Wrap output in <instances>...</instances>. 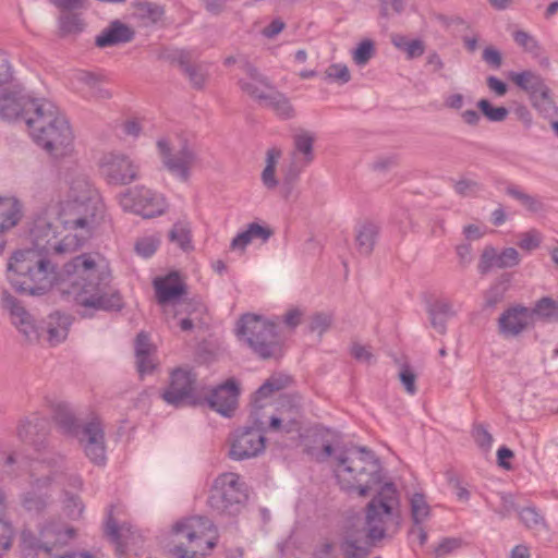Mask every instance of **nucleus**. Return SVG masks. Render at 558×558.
Segmentation results:
<instances>
[{"label":"nucleus","mask_w":558,"mask_h":558,"mask_svg":"<svg viewBox=\"0 0 558 558\" xmlns=\"http://www.w3.org/2000/svg\"><path fill=\"white\" fill-rule=\"evenodd\" d=\"M33 248L19 251L8 264V279L12 287L28 295H43L54 284L59 294L72 302L82 318H92L97 312L119 311L123 306L120 293L110 287V274L102 263L90 254H81L65 263L60 271L47 255L66 254L37 245L34 227L31 230Z\"/></svg>","instance_id":"nucleus-1"},{"label":"nucleus","mask_w":558,"mask_h":558,"mask_svg":"<svg viewBox=\"0 0 558 558\" xmlns=\"http://www.w3.org/2000/svg\"><path fill=\"white\" fill-rule=\"evenodd\" d=\"M66 198L60 203L57 222L68 231L62 238L58 225L46 218L34 222L37 245L58 252H75L105 217V204L82 172L66 174Z\"/></svg>","instance_id":"nucleus-2"},{"label":"nucleus","mask_w":558,"mask_h":558,"mask_svg":"<svg viewBox=\"0 0 558 558\" xmlns=\"http://www.w3.org/2000/svg\"><path fill=\"white\" fill-rule=\"evenodd\" d=\"M402 522L400 496L393 483H385L365 507L362 530L349 529L340 544L344 558H366L369 546L396 533Z\"/></svg>","instance_id":"nucleus-3"},{"label":"nucleus","mask_w":558,"mask_h":558,"mask_svg":"<svg viewBox=\"0 0 558 558\" xmlns=\"http://www.w3.org/2000/svg\"><path fill=\"white\" fill-rule=\"evenodd\" d=\"M335 459L333 472L340 488L349 495L367 497L383 482L381 465L375 453L365 447L338 449L324 444L317 461Z\"/></svg>","instance_id":"nucleus-4"},{"label":"nucleus","mask_w":558,"mask_h":558,"mask_svg":"<svg viewBox=\"0 0 558 558\" xmlns=\"http://www.w3.org/2000/svg\"><path fill=\"white\" fill-rule=\"evenodd\" d=\"M27 128L34 142L53 158H62L73 150L74 135L69 121L50 100L44 98L31 107Z\"/></svg>","instance_id":"nucleus-5"},{"label":"nucleus","mask_w":558,"mask_h":558,"mask_svg":"<svg viewBox=\"0 0 558 558\" xmlns=\"http://www.w3.org/2000/svg\"><path fill=\"white\" fill-rule=\"evenodd\" d=\"M291 378L284 374L271 375L254 393L250 417L254 426L235 430L230 438L229 456L231 459L242 461L257 457L265 449L264 421L259 414L276 391L288 387Z\"/></svg>","instance_id":"nucleus-6"},{"label":"nucleus","mask_w":558,"mask_h":558,"mask_svg":"<svg viewBox=\"0 0 558 558\" xmlns=\"http://www.w3.org/2000/svg\"><path fill=\"white\" fill-rule=\"evenodd\" d=\"M238 336L260 359H279L282 355L281 339L276 325L260 316L245 314L238 323Z\"/></svg>","instance_id":"nucleus-7"},{"label":"nucleus","mask_w":558,"mask_h":558,"mask_svg":"<svg viewBox=\"0 0 558 558\" xmlns=\"http://www.w3.org/2000/svg\"><path fill=\"white\" fill-rule=\"evenodd\" d=\"M247 498L246 487L236 473L220 474L215 481L208 497L213 511L221 515H236Z\"/></svg>","instance_id":"nucleus-8"},{"label":"nucleus","mask_w":558,"mask_h":558,"mask_svg":"<svg viewBox=\"0 0 558 558\" xmlns=\"http://www.w3.org/2000/svg\"><path fill=\"white\" fill-rule=\"evenodd\" d=\"M173 531L177 535L186 538L189 544H193V550L189 551L183 545H177L172 553L178 558H197L199 555L201 543L206 544L207 549L215 547L216 542L208 538V534L214 532L211 521L205 517H192L179 521L174 524Z\"/></svg>","instance_id":"nucleus-9"},{"label":"nucleus","mask_w":558,"mask_h":558,"mask_svg":"<svg viewBox=\"0 0 558 558\" xmlns=\"http://www.w3.org/2000/svg\"><path fill=\"white\" fill-rule=\"evenodd\" d=\"M119 205L124 211L142 216L145 219L154 218L166 211L165 197L145 185H136L117 195Z\"/></svg>","instance_id":"nucleus-10"},{"label":"nucleus","mask_w":558,"mask_h":558,"mask_svg":"<svg viewBox=\"0 0 558 558\" xmlns=\"http://www.w3.org/2000/svg\"><path fill=\"white\" fill-rule=\"evenodd\" d=\"M157 148L165 168L180 180L186 182L191 175V169L197 161V155L193 147L186 142H180L179 146L173 145L167 138L157 142Z\"/></svg>","instance_id":"nucleus-11"},{"label":"nucleus","mask_w":558,"mask_h":558,"mask_svg":"<svg viewBox=\"0 0 558 558\" xmlns=\"http://www.w3.org/2000/svg\"><path fill=\"white\" fill-rule=\"evenodd\" d=\"M98 167L101 177L110 185H129L140 179V165L123 153H105Z\"/></svg>","instance_id":"nucleus-12"},{"label":"nucleus","mask_w":558,"mask_h":558,"mask_svg":"<svg viewBox=\"0 0 558 558\" xmlns=\"http://www.w3.org/2000/svg\"><path fill=\"white\" fill-rule=\"evenodd\" d=\"M74 534L72 527L61 522H48L40 527L38 535L31 531H23L21 539L25 548L51 555L54 548L65 545Z\"/></svg>","instance_id":"nucleus-13"},{"label":"nucleus","mask_w":558,"mask_h":558,"mask_svg":"<svg viewBox=\"0 0 558 558\" xmlns=\"http://www.w3.org/2000/svg\"><path fill=\"white\" fill-rule=\"evenodd\" d=\"M1 306L10 315L11 323L28 342H36L43 337L41 326L21 302L8 291L1 294Z\"/></svg>","instance_id":"nucleus-14"},{"label":"nucleus","mask_w":558,"mask_h":558,"mask_svg":"<svg viewBox=\"0 0 558 558\" xmlns=\"http://www.w3.org/2000/svg\"><path fill=\"white\" fill-rule=\"evenodd\" d=\"M41 98H34L21 87L0 90V118L13 120L22 118L27 124V118L33 116L31 107Z\"/></svg>","instance_id":"nucleus-15"},{"label":"nucleus","mask_w":558,"mask_h":558,"mask_svg":"<svg viewBox=\"0 0 558 558\" xmlns=\"http://www.w3.org/2000/svg\"><path fill=\"white\" fill-rule=\"evenodd\" d=\"M48 435L49 421L37 413L21 420L16 427L17 438L37 452L47 448Z\"/></svg>","instance_id":"nucleus-16"},{"label":"nucleus","mask_w":558,"mask_h":558,"mask_svg":"<svg viewBox=\"0 0 558 558\" xmlns=\"http://www.w3.org/2000/svg\"><path fill=\"white\" fill-rule=\"evenodd\" d=\"M82 446L86 457L95 464H104L106 461L105 433L98 417L86 423L78 436H75Z\"/></svg>","instance_id":"nucleus-17"},{"label":"nucleus","mask_w":558,"mask_h":558,"mask_svg":"<svg viewBox=\"0 0 558 558\" xmlns=\"http://www.w3.org/2000/svg\"><path fill=\"white\" fill-rule=\"evenodd\" d=\"M195 381V374L178 368L172 372L170 384L161 393V398L168 404L177 408L185 404H194L195 401L192 392Z\"/></svg>","instance_id":"nucleus-18"},{"label":"nucleus","mask_w":558,"mask_h":558,"mask_svg":"<svg viewBox=\"0 0 558 558\" xmlns=\"http://www.w3.org/2000/svg\"><path fill=\"white\" fill-rule=\"evenodd\" d=\"M241 69L246 75V77L239 80L241 90L263 106L274 88L269 84L267 77L248 61H243L241 63Z\"/></svg>","instance_id":"nucleus-19"},{"label":"nucleus","mask_w":558,"mask_h":558,"mask_svg":"<svg viewBox=\"0 0 558 558\" xmlns=\"http://www.w3.org/2000/svg\"><path fill=\"white\" fill-rule=\"evenodd\" d=\"M533 312L524 306H514L505 311L499 319L498 327L501 335L514 337L533 324Z\"/></svg>","instance_id":"nucleus-20"},{"label":"nucleus","mask_w":558,"mask_h":558,"mask_svg":"<svg viewBox=\"0 0 558 558\" xmlns=\"http://www.w3.org/2000/svg\"><path fill=\"white\" fill-rule=\"evenodd\" d=\"M239 389L233 380H228L226 384L215 388L209 397L207 403L210 409L220 413L223 416L230 417L234 412L238 404Z\"/></svg>","instance_id":"nucleus-21"},{"label":"nucleus","mask_w":558,"mask_h":558,"mask_svg":"<svg viewBox=\"0 0 558 558\" xmlns=\"http://www.w3.org/2000/svg\"><path fill=\"white\" fill-rule=\"evenodd\" d=\"M135 37V31L119 20H113L95 38L98 48H107L130 43Z\"/></svg>","instance_id":"nucleus-22"},{"label":"nucleus","mask_w":558,"mask_h":558,"mask_svg":"<svg viewBox=\"0 0 558 558\" xmlns=\"http://www.w3.org/2000/svg\"><path fill=\"white\" fill-rule=\"evenodd\" d=\"M72 324V317L60 312L51 313L41 326L43 337L50 345H57L64 341Z\"/></svg>","instance_id":"nucleus-23"},{"label":"nucleus","mask_w":558,"mask_h":558,"mask_svg":"<svg viewBox=\"0 0 558 558\" xmlns=\"http://www.w3.org/2000/svg\"><path fill=\"white\" fill-rule=\"evenodd\" d=\"M177 61L180 69L187 76L192 87L196 89H203L209 77L208 64L203 62H193L191 52L185 50L178 52Z\"/></svg>","instance_id":"nucleus-24"},{"label":"nucleus","mask_w":558,"mask_h":558,"mask_svg":"<svg viewBox=\"0 0 558 558\" xmlns=\"http://www.w3.org/2000/svg\"><path fill=\"white\" fill-rule=\"evenodd\" d=\"M154 288L160 304L175 301L185 293V286L181 282L177 272H171L163 278H156Z\"/></svg>","instance_id":"nucleus-25"},{"label":"nucleus","mask_w":558,"mask_h":558,"mask_svg":"<svg viewBox=\"0 0 558 558\" xmlns=\"http://www.w3.org/2000/svg\"><path fill=\"white\" fill-rule=\"evenodd\" d=\"M272 234L274 231L270 228L257 222H252L247 225L244 231L238 233L236 236L233 238L230 247L234 251H244L252 241L260 240L265 243Z\"/></svg>","instance_id":"nucleus-26"},{"label":"nucleus","mask_w":558,"mask_h":558,"mask_svg":"<svg viewBox=\"0 0 558 558\" xmlns=\"http://www.w3.org/2000/svg\"><path fill=\"white\" fill-rule=\"evenodd\" d=\"M511 81L521 89L526 92L531 98H535L538 94H545L548 86L544 78L533 71L512 72Z\"/></svg>","instance_id":"nucleus-27"},{"label":"nucleus","mask_w":558,"mask_h":558,"mask_svg":"<svg viewBox=\"0 0 558 558\" xmlns=\"http://www.w3.org/2000/svg\"><path fill=\"white\" fill-rule=\"evenodd\" d=\"M52 414L56 424L62 430V433L70 436H78L82 427L75 418L69 404L58 402L52 405Z\"/></svg>","instance_id":"nucleus-28"},{"label":"nucleus","mask_w":558,"mask_h":558,"mask_svg":"<svg viewBox=\"0 0 558 558\" xmlns=\"http://www.w3.org/2000/svg\"><path fill=\"white\" fill-rule=\"evenodd\" d=\"M314 136L308 132H301L296 134L293 138L294 148L291 153V159H299L302 165L308 166L314 159Z\"/></svg>","instance_id":"nucleus-29"},{"label":"nucleus","mask_w":558,"mask_h":558,"mask_svg":"<svg viewBox=\"0 0 558 558\" xmlns=\"http://www.w3.org/2000/svg\"><path fill=\"white\" fill-rule=\"evenodd\" d=\"M74 80L85 86L93 97L107 99L111 96L102 86V76L97 73L80 70L74 73Z\"/></svg>","instance_id":"nucleus-30"},{"label":"nucleus","mask_w":558,"mask_h":558,"mask_svg":"<svg viewBox=\"0 0 558 558\" xmlns=\"http://www.w3.org/2000/svg\"><path fill=\"white\" fill-rule=\"evenodd\" d=\"M378 231V226L371 221L363 222L357 227L355 242L361 254L369 255L373 252Z\"/></svg>","instance_id":"nucleus-31"},{"label":"nucleus","mask_w":558,"mask_h":558,"mask_svg":"<svg viewBox=\"0 0 558 558\" xmlns=\"http://www.w3.org/2000/svg\"><path fill=\"white\" fill-rule=\"evenodd\" d=\"M58 25L62 37L77 35L85 28V22L78 12L60 13Z\"/></svg>","instance_id":"nucleus-32"},{"label":"nucleus","mask_w":558,"mask_h":558,"mask_svg":"<svg viewBox=\"0 0 558 558\" xmlns=\"http://www.w3.org/2000/svg\"><path fill=\"white\" fill-rule=\"evenodd\" d=\"M305 167L306 166L302 165L299 159H291L289 166L283 170L280 191L284 198H289L292 194L295 183Z\"/></svg>","instance_id":"nucleus-33"},{"label":"nucleus","mask_w":558,"mask_h":558,"mask_svg":"<svg viewBox=\"0 0 558 558\" xmlns=\"http://www.w3.org/2000/svg\"><path fill=\"white\" fill-rule=\"evenodd\" d=\"M62 462H63V457H61V456H56L54 458H52L49 461L43 460L40 462H37L33 466L32 472H31L32 483L37 487L47 486L52 481V475H54L56 472L52 470H49V474H47V475H45V474L39 475L38 472L46 463H47V468L56 469V468H60Z\"/></svg>","instance_id":"nucleus-34"},{"label":"nucleus","mask_w":558,"mask_h":558,"mask_svg":"<svg viewBox=\"0 0 558 558\" xmlns=\"http://www.w3.org/2000/svg\"><path fill=\"white\" fill-rule=\"evenodd\" d=\"M263 107L272 109L278 116L283 119H290L294 114L293 107L289 99L281 93L272 90Z\"/></svg>","instance_id":"nucleus-35"},{"label":"nucleus","mask_w":558,"mask_h":558,"mask_svg":"<svg viewBox=\"0 0 558 558\" xmlns=\"http://www.w3.org/2000/svg\"><path fill=\"white\" fill-rule=\"evenodd\" d=\"M506 192L509 196L520 202L521 205L531 213L536 214L544 209V204L538 197L525 193L515 185L508 186Z\"/></svg>","instance_id":"nucleus-36"},{"label":"nucleus","mask_w":558,"mask_h":558,"mask_svg":"<svg viewBox=\"0 0 558 558\" xmlns=\"http://www.w3.org/2000/svg\"><path fill=\"white\" fill-rule=\"evenodd\" d=\"M533 318L535 316L547 320V322H557L558 320V300H554L549 296H544L538 300L533 310Z\"/></svg>","instance_id":"nucleus-37"},{"label":"nucleus","mask_w":558,"mask_h":558,"mask_svg":"<svg viewBox=\"0 0 558 558\" xmlns=\"http://www.w3.org/2000/svg\"><path fill=\"white\" fill-rule=\"evenodd\" d=\"M510 283V276L502 275L486 292L485 294V306L495 307L500 303L506 292L508 291Z\"/></svg>","instance_id":"nucleus-38"},{"label":"nucleus","mask_w":558,"mask_h":558,"mask_svg":"<svg viewBox=\"0 0 558 558\" xmlns=\"http://www.w3.org/2000/svg\"><path fill=\"white\" fill-rule=\"evenodd\" d=\"M280 155V150L276 148H271L267 151V163L262 172V181L268 190H272L278 185V180L276 179V165Z\"/></svg>","instance_id":"nucleus-39"},{"label":"nucleus","mask_w":558,"mask_h":558,"mask_svg":"<svg viewBox=\"0 0 558 558\" xmlns=\"http://www.w3.org/2000/svg\"><path fill=\"white\" fill-rule=\"evenodd\" d=\"M135 14L143 20H147L151 23L160 21L165 14V10L161 5L149 2L138 1L134 3Z\"/></svg>","instance_id":"nucleus-40"},{"label":"nucleus","mask_w":558,"mask_h":558,"mask_svg":"<svg viewBox=\"0 0 558 558\" xmlns=\"http://www.w3.org/2000/svg\"><path fill=\"white\" fill-rule=\"evenodd\" d=\"M411 518L414 525L426 521L430 514V507L422 494H414L410 500Z\"/></svg>","instance_id":"nucleus-41"},{"label":"nucleus","mask_w":558,"mask_h":558,"mask_svg":"<svg viewBox=\"0 0 558 558\" xmlns=\"http://www.w3.org/2000/svg\"><path fill=\"white\" fill-rule=\"evenodd\" d=\"M132 526L130 524L123 523L118 525L114 520L109 515L107 521V534L111 537L112 542H114L118 546V549L122 551V547L126 545L128 537L131 534Z\"/></svg>","instance_id":"nucleus-42"},{"label":"nucleus","mask_w":558,"mask_h":558,"mask_svg":"<svg viewBox=\"0 0 558 558\" xmlns=\"http://www.w3.org/2000/svg\"><path fill=\"white\" fill-rule=\"evenodd\" d=\"M519 518L529 530L541 531L547 527L544 517L534 507L521 509Z\"/></svg>","instance_id":"nucleus-43"},{"label":"nucleus","mask_w":558,"mask_h":558,"mask_svg":"<svg viewBox=\"0 0 558 558\" xmlns=\"http://www.w3.org/2000/svg\"><path fill=\"white\" fill-rule=\"evenodd\" d=\"M169 240L175 243L183 251L192 248L191 245V230L186 223L177 222L169 231Z\"/></svg>","instance_id":"nucleus-44"},{"label":"nucleus","mask_w":558,"mask_h":558,"mask_svg":"<svg viewBox=\"0 0 558 558\" xmlns=\"http://www.w3.org/2000/svg\"><path fill=\"white\" fill-rule=\"evenodd\" d=\"M530 100L532 106L545 118H551L557 114V107L550 97L549 88L545 89V94H538Z\"/></svg>","instance_id":"nucleus-45"},{"label":"nucleus","mask_w":558,"mask_h":558,"mask_svg":"<svg viewBox=\"0 0 558 558\" xmlns=\"http://www.w3.org/2000/svg\"><path fill=\"white\" fill-rule=\"evenodd\" d=\"M375 52L374 41L371 39H364L352 51V59L356 65L364 66L375 56Z\"/></svg>","instance_id":"nucleus-46"},{"label":"nucleus","mask_w":558,"mask_h":558,"mask_svg":"<svg viewBox=\"0 0 558 558\" xmlns=\"http://www.w3.org/2000/svg\"><path fill=\"white\" fill-rule=\"evenodd\" d=\"M477 108L490 122H502L507 119L509 111L506 107H494L487 99H480Z\"/></svg>","instance_id":"nucleus-47"},{"label":"nucleus","mask_w":558,"mask_h":558,"mask_svg":"<svg viewBox=\"0 0 558 558\" xmlns=\"http://www.w3.org/2000/svg\"><path fill=\"white\" fill-rule=\"evenodd\" d=\"M21 502L27 511L35 513L41 512L48 505L46 496L34 490L24 493L21 497Z\"/></svg>","instance_id":"nucleus-48"},{"label":"nucleus","mask_w":558,"mask_h":558,"mask_svg":"<svg viewBox=\"0 0 558 558\" xmlns=\"http://www.w3.org/2000/svg\"><path fill=\"white\" fill-rule=\"evenodd\" d=\"M472 437L481 450L484 452H488L490 450L494 438L484 424L476 423L473 425Z\"/></svg>","instance_id":"nucleus-49"},{"label":"nucleus","mask_w":558,"mask_h":558,"mask_svg":"<svg viewBox=\"0 0 558 558\" xmlns=\"http://www.w3.org/2000/svg\"><path fill=\"white\" fill-rule=\"evenodd\" d=\"M514 41L524 49V51L537 57L539 56L542 48L537 40L524 31H517L513 34Z\"/></svg>","instance_id":"nucleus-50"},{"label":"nucleus","mask_w":558,"mask_h":558,"mask_svg":"<svg viewBox=\"0 0 558 558\" xmlns=\"http://www.w3.org/2000/svg\"><path fill=\"white\" fill-rule=\"evenodd\" d=\"M332 324V315L330 313H315L310 317L308 329L311 332H317L322 336Z\"/></svg>","instance_id":"nucleus-51"},{"label":"nucleus","mask_w":558,"mask_h":558,"mask_svg":"<svg viewBox=\"0 0 558 558\" xmlns=\"http://www.w3.org/2000/svg\"><path fill=\"white\" fill-rule=\"evenodd\" d=\"M326 78L337 81L341 84L348 83L351 80V74L345 64L335 63L327 68L325 71Z\"/></svg>","instance_id":"nucleus-52"},{"label":"nucleus","mask_w":558,"mask_h":558,"mask_svg":"<svg viewBox=\"0 0 558 558\" xmlns=\"http://www.w3.org/2000/svg\"><path fill=\"white\" fill-rule=\"evenodd\" d=\"M399 379L409 395L413 396L416 393V374L408 364L401 366Z\"/></svg>","instance_id":"nucleus-53"},{"label":"nucleus","mask_w":558,"mask_h":558,"mask_svg":"<svg viewBox=\"0 0 558 558\" xmlns=\"http://www.w3.org/2000/svg\"><path fill=\"white\" fill-rule=\"evenodd\" d=\"M497 257H498V253L494 247H492V246L485 247L481 255V259L478 263L480 272L486 274L493 267H497Z\"/></svg>","instance_id":"nucleus-54"},{"label":"nucleus","mask_w":558,"mask_h":558,"mask_svg":"<svg viewBox=\"0 0 558 558\" xmlns=\"http://www.w3.org/2000/svg\"><path fill=\"white\" fill-rule=\"evenodd\" d=\"M520 263V255L513 247H507L502 252L498 253L497 267L509 268Z\"/></svg>","instance_id":"nucleus-55"},{"label":"nucleus","mask_w":558,"mask_h":558,"mask_svg":"<svg viewBox=\"0 0 558 558\" xmlns=\"http://www.w3.org/2000/svg\"><path fill=\"white\" fill-rule=\"evenodd\" d=\"M158 243V240L154 236H145L136 242L135 251L138 255L147 258L156 252Z\"/></svg>","instance_id":"nucleus-56"},{"label":"nucleus","mask_w":558,"mask_h":558,"mask_svg":"<svg viewBox=\"0 0 558 558\" xmlns=\"http://www.w3.org/2000/svg\"><path fill=\"white\" fill-rule=\"evenodd\" d=\"M518 245L525 251H533L537 248L541 244V235L536 230H530L527 232L521 233Z\"/></svg>","instance_id":"nucleus-57"},{"label":"nucleus","mask_w":558,"mask_h":558,"mask_svg":"<svg viewBox=\"0 0 558 558\" xmlns=\"http://www.w3.org/2000/svg\"><path fill=\"white\" fill-rule=\"evenodd\" d=\"M154 348L149 342V338L144 332H140L135 340V356L140 363L144 364L146 353H153Z\"/></svg>","instance_id":"nucleus-58"},{"label":"nucleus","mask_w":558,"mask_h":558,"mask_svg":"<svg viewBox=\"0 0 558 558\" xmlns=\"http://www.w3.org/2000/svg\"><path fill=\"white\" fill-rule=\"evenodd\" d=\"M454 191L461 196H473L481 191V185L476 181L462 179L456 183Z\"/></svg>","instance_id":"nucleus-59"},{"label":"nucleus","mask_w":558,"mask_h":558,"mask_svg":"<svg viewBox=\"0 0 558 558\" xmlns=\"http://www.w3.org/2000/svg\"><path fill=\"white\" fill-rule=\"evenodd\" d=\"M429 311L434 312L439 316H444L446 318L453 317L456 315V311L453 310L452 303L447 300H438L430 307Z\"/></svg>","instance_id":"nucleus-60"},{"label":"nucleus","mask_w":558,"mask_h":558,"mask_svg":"<svg viewBox=\"0 0 558 558\" xmlns=\"http://www.w3.org/2000/svg\"><path fill=\"white\" fill-rule=\"evenodd\" d=\"M60 13L77 12L84 8V0H51Z\"/></svg>","instance_id":"nucleus-61"},{"label":"nucleus","mask_w":558,"mask_h":558,"mask_svg":"<svg viewBox=\"0 0 558 558\" xmlns=\"http://www.w3.org/2000/svg\"><path fill=\"white\" fill-rule=\"evenodd\" d=\"M351 354L359 362H363V363H367V364H371L374 359V355L369 351V349L367 347H364L359 343H355L352 345Z\"/></svg>","instance_id":"nucleus-62"},{"label":"nucleus","mask_w":558,"mask_h":558,"mask_svg":"<svg viewBox=\"0 0 558 558\" xmlns=\"http://www.w3.org/2000/svg\"><path fill=\"white\" fill-rule=\"evenodd\" d=\"M483 60L495 69H499L502 64L501 53L494 47L484 49Z\"/></svg>","instance_id":"nucleus-63"},{"label":"nucleus","mask_w":558,"mask_h":558,"mask_svg":"<svg viewBox=\"0 0 558 558\" xmlns=\"http://www.w3.org/2000/svg\"><path fill=\"white\" fill-rule=\"evenodd\" d=\"M425 51L424 43L420 39L410 40L405 47L404 52L408 59L421 57Z\"/></svg>","instance_id":"nucleus-64"}]
</instances>
